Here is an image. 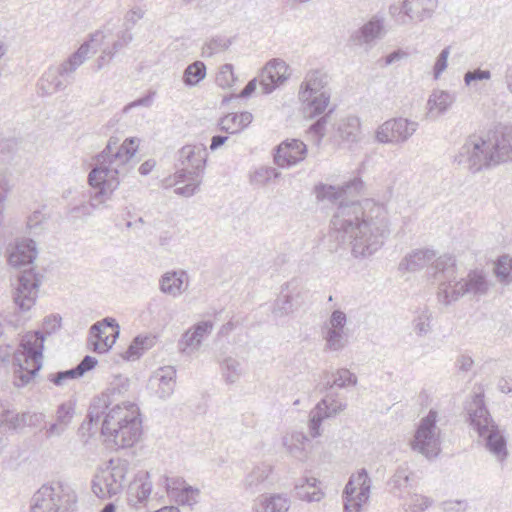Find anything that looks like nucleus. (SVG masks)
<instances>
[{"label": "nucleus", "instance_id": "f257e3e1", "mask_svg": "<svg viewBox=\"0 0 512 512\" xmlns=\"http://www.w3.org/2000/svg\"><path fill=\"white\" fill-rule=\"evenodd\" d=\"M363 182L355 178L343 186L319 184L315 187L318 200L336 204L330 221L329 239L338 247H349L355 258L373 255L390 235V220L386 207L373 200H355Z\"/></svg>", "mask_w": 512, "mask_h": 512}, {"label": "nucleus", "instance_id": "f03ea898", "mask_svg": "<svg viewBox=\"0 0 512 512\" xmlns=\"http://www.w3.org/2000/svg\"><path fill=\"white\" fill-rule=\"evenodd\" d=\"M138 141L127 138L120 146L118 139L111 137L106 148L97 156V165L88 175V183L98 191L92 196V205L109 200L125 176L135 164L134 156Z\"/></svg>", "mask_w": 512, "mask_h": 512}, {"label": "nucleus", "instance_id": "7ed1b4c3", "mask_svg": "<svg viewBox=\"0 0 512 512\" xmlns=\"http://www.w3.org/2000/svg\"><path fill=\"white\" fill-rule=\"evenodd\" d=\"M433 277L439 283L438 301L449 305L460 297H481L488 293L490 283L483 271H470L466 278L456 281V264L452 256L438 257L432 265Z\"/></svg>", "mask_w": 512, "mask_h": 512}, {"label": "nucleus", "instance_id": "20e7f679", "mask_svg": "<svg viewBox=\"0 0 512 512\" xmlns=\"http://www.w3.org/2000/svg\"><path fill=\"white\" fill-rule=\"evenodd\" d=\"M61 326V317L52 315L46 317L41 331L27 332L21 339V351L14 353V364L19 367L15 371V385H27L42 367L44 340Z\"/></svg>", "mask_w": 512, "mask_h": 512}, {"label": "nucleus", "instance_id": "39448f33", "mask_svg": "<svg viewBox=\"0 0 512 512\" xmlns=\"http://www.w3.org/2000/svg\"><path fill=\"white\" fill-rule=\"evenodd\" d=\"M99 422L102 434L117 448L132 446L142 433L139 408L132 402L111 405Z\"/></svg>", "mask_w": 512, "mask_h": 512}, {"label": "nucleus", "instance_id": "423d86ee", "mask_svg": "<svg viewBox=\"0 0 512 512\" xmlns=\"http://www.w3.org/2000/svg\"><path fill=\"white\" fill-rule=\"evenodd\" d=\"M466 409L470 425L484 441L488 451L498 460H503L507 456L506 439L487 410L483 394H474Z\"/></svg>", "mask_w": 512, "mask_h": 512}, {"label": "nucleus", "instance_id": "0eeeda50", "mask_svg": "<svg viewBox=\"0 0 512 512\" xmlns=\"http://www.w3.org/2000/svg\"><path fill=\"white\" fill-rule=\"evenodd\" d=\"M454 161L472 174L497 166L489 132L486 135H469L459 148Z\"/></svg>", "mask_w": 512, "mask_h": 512}, {"label": "nucleus", "instance_id": "6e6552de", "mask_svg": "<svg viewBox=\"0 0 512 512\" xmlns=\"http://www.w3.org/2000/svg\"><path fill=\"white\" fill-rule=\"evenodd\" d=\"M77 496L73 488L61 481L42 485L33 495L31 512H72L76 509Z\"/></svg>", "mask_w": 512, "mask_h": 512}, {"label": "nucleus", "instance_id": "1a4fd4ad", "mask_svg": "<svg viewBox=\"0 0 512 512\" xmlns=\"http://www.w3.org/2000/svg\"><path fill=\"white\" fill-rule=\"evenodd\" d=\"M129 462L125 459H111L104 468L97 471L92 481V491L101 499L119 494L125 487Z\"/></svg>", "mask_w": 512, "mask_h": 512}, {"label": "nucleus", "instance_id": "9d476101", "mask_svg": "<svg viewBox=\"0 0 512 512\" xmlns=\"http://www.w3.org/2000/svg\"><path fill=\"white\" fill-rule=\"evenodd\" d=\"M437 412L430 410L428 414L420 420L415 432L411 447L426 458L431 459L439 455L440 448V429L436 425Z\"/></svg>", "mask_w": 512, "mask_h": 512}, {"label": "nucleus", "instance_id": "9b49d317", "mask_svg": "<svg viewBox=\"0 0 512 512\" xmlns=\"http://www.w3.org/2000/svg\"><path fill=\"white\" fill-rule=\"evenodd\" d=\"M417 121L396 117L382 123L375 132V139L381 144L403 145L418 130Z\"/></svg>", "mask_w": 512, "mask_h": 512}, {"label": "nucleus", "instance_id": "f8f14e48", "mask_svg": "<svg viewBox=\"0 0 512 512\" xmlns=\"http://www.w3.org/2000/svg\"><path fill=\"white\" fill-rule=\"evenodd\" d=\"M129 389V381L127 378L116 377L100 396L95 397L90 404L87 419L90 426H97L102 415L106 410L115 403H120L122 397Z\"/></svg>", "mask_w": 512, "mask_h": 512}, {"label": "nucleus", "instance_id": "ddd939ff", "mask_svg": "<svg viewBox=\"0 0 512 512\" xmlns=\"http://www.w3.org/2000/svg\"><path fill=\"white\" fill-rule=\"evenodd\" d=\"M371 479L366 469L362 468L352 475L343 491L344 509L346 512H359L362 505L370 497Z\"/></svg>", "mask_w": 512, "mask_h": 512}, {"label": "nucleus", "instance_id": "4468645a", "mask_svg": "<svg viewBox=\"0 0 512 512\" xmlns=\"http://www.w3.org/2000/svg\"><path fill=\"white\" fill-rule=\"evenodd\" d=\"M347 316L341 310H334L322 327L324 349L331 352L342 351L348 344L349 335L345 330Z\"/></svg>", "mask_w": 512, "mask_h": 512}, {"label": "nucleus", "instance_id": "2eb2a0df", "mask_svg": "<svg viewBox=\"0 0 512 512\" xmlns=\"http://www.w3.org/2000/svg\"><path fill=\"white\" fill-rule=\"evenodd\" d=\"M40 284L41 277L33 268L24 269L18 276L13 300L21 311H28L35 304Z\"/></svg>", "mask_w": 512, "mask_h": 512}, {"label": "nucleus", "instance_id": "dca6fc26", "mask_svg": "<svg viewBox=\"0 0 512 512\" xmlns=\"http://www.w3.org/2000/svg\"><path fill=\"white\" fill-rule=\"evenodd\" d=\"M347 404L337 399L336 395L327 394L317 405L310 411L308 430L311 437L321 436V424L323 420L335 417L343 410Z\"/></svg>", "mask_w": 512, "mask_h": 512}, {"label": "nucleus", "instance_id": "f3484780", "mask_svg": "<svg viewBox=\"0 0 512 512\" xmlns=\"http://www.w3.org/2000/svg\"><path fill=\"white\" fill-rule=\"evenodd\" d=\"M289 66L279 58L269 60L258 75L259 84L263 94L272 93L289 77Z\"/></svg>", "mask_w": 512, "mask_h": 512}, {"label": "nucleus", "instance_id": "a211bd4d", "mask_svg": "<svg viewBox=\"0 0 512 512\" xmlns=\"http://www.w3.org/2000/svg\"><path fill=\"white\" fill-rule=\"evenodd\" d=\"M93 350L98 353L107 352L120 333V327L114 318L107 317L93 324L90 328Z\"/></svg>", "mask_w": 512, "mask_h": 512}, {"label": "nucleus", "instance_id": "6ab92c4d", "mask_svg": "<svg viewBox=\"0 0 512 512\" xmlns=\"http://www.w3.org/2000/svg\"><path fill=\"white\" fill-rule=\"evenodd\" d=\"M214 328L210 320L200 321L186 330L178 341V349L182 354L191 355L197 352L203 340L209 336Z\"/></svg>", "mask_w": 512, "mask_h": 512}, {"label": "nucleus", "instance_id": "aec40b11", "mask_svg": "<svg viewBox=\"0 0 512 512\" xmlns=\"http://www.w3.org/2000/svg\"><path fill=\"white\" fill-rule=\"evenodd\" d=\"M300 296L301 292L297 280L293 279L285 283L273 304V315L283 317L292 313L300 305Z\"/></svg>", "mask_w": 512, "mask_h": 512}, {"label": "nucleus", "instance_id": "412c9836", "mask_svg": "<svg viewBox=\"0 0 512 512\" xmlns=\"http://www.w3.org/2000/svg\"><path fill=\"white\" fill-rule=\"evenodd\" d=\"M307 154V146L298 139L283 141L276 149L274 162L282 168L290 167L303 161Z\"/></svg>", "mask_w": 512, "mask_h": 512}, {"label": "nucleus", "instance_id": "4be33fe9", "mask_svg": "<svg viewBox=\"0 0 512 512\" xmlns=\"http://www.w3.org/2000/svg\"><path fill=\"white\" fill-rule=\"evenodd\" d=\"M384 35V21L378 16H373L368 22L353 31L349 41L355 46L371 48L377 39Z\"/></svg>", "mask_w": 512, "mask_h": 512}, {"label": "nucleus", "instance_id": "5701e85b", "mask_svg": "<svg viewBox=\"0 0 512 512\" xmlns=\"http://www.w3.org/2000/svg\"><path fill=\"white\" fill-rule=\"evenodd\" d=\"M488 132L498 165L512 160V125H497Z\"/></svg>", "mask_w": 512, "mask_h": 512}, {"label": "nucleus", "instance_id": "b1692460", "mask_svg": "<svg viewBox=\"0 0 512 512\" xmlns=\"http://www.w3.org/2000/svg\"><path fill=\"white\" fill-rule=\"evenodd\" d=\"M208 153L204 144H189L183 146L178 151V161L181 168H186L188 171H197L199 176H202Z\"/></svg>", "mask_w": 512, "mask_h": 512}, {"label": "nucleus", "instance_id": "393cba45", "mask_svg": "<svg viewBox=\"0 0 512 512\" xmlns=\"http://www.w3.org/2000/svg\"><path fill=\"white\" fill-rule=\"evenodd\" d=\"M176 384V369L173 366H164L157 369L150 378V385L160 399L169 398Z\"/></svg>", "mask_w": 512, "mask_h": 512}, {"label": "nucleus", "instance_id": "a878e982", "mask_svg": "<svg viewBox=\"0 0 512 512\" xmlns=\"http://www.w3.org/2000/svg\"><path fill=\"white\" fill-rule=\"evenodd\" d=\"M36 256V243L31 239H24L10 248L8 262L12 267L24 268L30 266Z\"/></svg>", "mask_w": 512, "mask_h": 512}, {"label": "nucleus", "instance_id": "bb28decb", "mask_svg": "<svg viewBox=\"0 0 512 512\" xmlns=\"http://www.w3.org/2000/svg\"><path fill=\"white\" fill-rule=\"evenodd\" d=\"M188 288V274L184 270H173L164 273L159 280L162 293L177 297Z\"/></svg>", "mask_w": 512, "mask_h": 512}, {"label": "nucleus", "instance_id": "cd10ccee", "mask_svg": "<svg viewBox=\"0 0 512 512\" xmlns=\"http://www.w3.org/2000/svg\"><path fill=\"white\" fill-rule=\"evenodd\" d=\"M330 93L311 94V92L299 91L298 97L303 106L306 118H315L325 112L330 102Z\"/></svg>", "mask_w": 512, "mask_h": 512}, {"label": "nucleus", "instance_id": "c85d7f7f", "mask_svg": "<svg viewBox=\"0 0 512 512\" xmlns=\"http://www.w3.org/2000/svg\"><path fill=\"white\" fill-rule=\"evenodd\" d=\"M97 364L96 358L86 355L74 368L51 373L48 380L56 386H64L68 381L82 377L86 372L92 370Z\"/></svg>", "mask_w": 512, "mask_h": 512}, {"label": "nucleus", "instance_id": "c756f323", "mask_svg": "<svg viewBox=\"0 0 512 512\" xmlns=\"http://www.w3.org/2000/svg\"><path fill=\"white\" fill-rule=\"evenodd\" d=\"M335 138L351 147L361 140V124L356 116H348L339 120L336 125Z\"/></svg>", "mask_w": 512, "mask_h": 512}, {"label": "nucleus", "instance_id": "7c9ffc66", "mask_svg": "<svg viewBox=\"0 0 512 512\" xmlns=\"http://www.w3.org/2000/svg\"><path fill=\"white\" fill-rule=\"evenodd\" d=\"M456 101L455 93L434 90L427 101V116L436 119L446 113Z\"/></svg>", "mask_w": 512, "mask_h": 512}, {"label": "nucleus", "instance_id": "2f4dec72", "mask_svg": "<svg viewBox=\"0 0 512 512\" xmlns=\"http://www.w3.org/2000/svg\"><path fill=\"white\" fill-rule=\"evenodd\" d=\"M438 0H404L406 15L412 22H422L432 17Z\"/></svg>", "mask_w": 512, "mask_h": 512}, {"label": "nucleus", "instance_id": "473e14b6", "mask_svg": "<svg viewBox=\"0 0 512 512\" xmlns=\"http://www.w3.org/2000/svg\"><path fill=\"white\" fill-rule=\"evenodd\" d=\"M166 486L170 496L182 505L192 506L198 502L200 491L197 488L186 485L184 481L166 479Z\"/></svg>", "mask_w": 512, "mask_h": 512}, {"label": "nucleus", "instance_id": "72a5a7b5", "mask_svg": "<svg viewBox=\"0 0 512 512\" xmlns=\"http://www.w3.org/2000/svg\"><path fill=\"white\" fill-rule=\"evenodd\" d=\"M174 178L176 184L182 182L187 183L186 185L182 187H177L174 190V192L177 195L184 197L193 196L202 182V176H199V173L197 171H188V169L186 168L178 169L175 172Z\"/></svg>", "mask_w": 512, "mask_h": 512}, {"label": "nucleus", "instance_id": "f704fd0d", "mask_svg": "<svg viewBox=\"0 0 512 512\" xmlns=\"http://www.w3.org/2000/svg\"><path fill=\"white\" fill-rule=\"evenodd\" d=\"M329 77L326 72L320 69L310 70L306 73L299 91H308L311 94L330 93L327 88Z\"/></svg>", "mask_w": 512, "mask_h": 512}, {"label": "nucleus", "instance_id": "c9c22d12", "mask_svg": "<svg viewBox=\"0 0 512 512\" xmlns=\"http://www.w3.org/2000/svg\"><path fill=\"white\" fill-rule=\"evenodd\" d=\"M253 119L250 112H242L240 114H227L219 120V129L230 134L237 133L247 127Z\"/></svg>", "mask_w": 512, "mask_h": 512}, {"label": "nucleus", "instance_id": "e433bc0d", "mask_svg": "<svg viewBox=\"0 0 512 512\" xmlns=\"http://www.w3.org/2000/svg\"><path fill=\"white\" fill-rule=\"evenodd\" d=\"M270 473L271 467L267 464L255 466L245 477V490L251 494L260 492L263 489L264 482Z\"/></svg>", "mask_w": 512, "mask_h": 512}, {"label": "nucleus", "instance_id": "4c0bfd02", "mask_svg": "<svg viewBox=\"0 0 512 512\" xmlns=\"http://www.w3.org/2000/svg\"><path fill=\"white\" fill-rule=\"evenodd\" d=\"M61 73L58 67H50L43 73L38 81V89L42 95H51L65 88L64 83L60 79Z\"/></svg>", "mask_w": 512, "mask_h": 512}, {"label": "nucleus", "instance_id": "58836bf2", "mask_svg": "<svg viewBox=\"0 0 512 512\" xmlns=\"http://www.w3.org/2000/svg\"><path fill=\"white\" fill-rule=\"evenodd\" d=\"M435 257L432 250H416L407 255L399 264V268L407 271H417L424 268Z\"/></svg>", "mask_w": 512, "mask_h": 512}, {"label": "nucleus", "instance_id": "ea45409f", "mask_svg": "<svg viewBox=\"0 0 512 512\" xmlns=\"http://www.w3.org/2000/svg\"><path fill=\"white\" fill-rule=\"evenodd\" d=\"M309 442L307 436L302 432H294L291 435L283 437V445L287 451L297 459L306 457V444Z\"/></svg>", "mask_w": 512, "mask_h": 512}, {"label": "nucleus", "instance_id": "a19ab883", "mask_svg": "<svg viewBox=\"0 0 512 512\" xmlns=\"http://www.w3.org/2000/svg\"><path fill=\"white\" fill-rule=\"evenodd\" d=\"M152 491V483L149 480L148 473L138 475L129 485V493L135 496L138 502H144Z\"/></svg>", "mask_w": 512, "mask_h": 512}, {"label": "nucleus", "instance_id": "79ce46f5", "mask_svg": "<svg viewBox=\"0 0 512 512\" xmlns=\"http://www.w3.org/2000/svg\"><path fill=\"white\" fill-rule=\"evenodd\" d=\"M305 483V485H296L298 497L307 502L320 501L324 493L316 487L318 480L314 477H310L305 479Z\"/></svg>", "mask_w": 512, "mask_h": 512}, {"label": "nucleus", "instance_id": "37998d69", "mask_svg": "<svg viewBox=\"0 0 512 512\" xmlns=\"http://www.w3.org/2000/svg\"><path fill=\"white\" fill-rule=\"evenodd\" d=\"M431 322L432 312L426 307L420 308L412 322L414 332L420 337L428 335L432 330Z\"/></svg>", "mask_w": 512, "mask_h": 512}, {"label": "nucleus", "instance_id": "c03bdc74", "mask_svg": "<svg viewBox=\"0 0 512 512\" xmlns=\"http://www.w3.org/2000/svg\"><path fill=\"white\" fill-rule=\"evenodd\" d=\"M411 474L412 472L410 471L407 463L399 465L389 481L392 492H402L404 489L408 488L410 486Z\"/></svg>", "mask_w": 512, "mask_h": 512}, {"label": "nucleus", "instance_id": "a18cd8bd", "mask_svg": "<svg viewBox=\"0 0 512 512\" xmlns=\"http://www.w3.org/2000/svg\"><path fill=\"white\" fill-rule=\"evenodd\" d=\"M206 76V66L202 61H195L184 71L183 82L187 86H195Z\"/></svg>", "mask_w": 512, "mask_h": 512}, {"label": "nucleus", "instance_id": "49530a36", "mask_svg": "<svg viewBox=\"0 0 512 512\" xmlns=\"http://www.w3.org/2000/svg\"><path fill=\"white\" fill-rule=\"evenodd\" d=\"M494 272L502 284L512 283V257L509 255L500 256L495 264Z\"/></svg>", "mask_w": 512, "mask_h": 512}, {"label": "nucleus", "instance_id": "de8ad7c7", "mask_svg": "<svg viewBox=\"0 0 512 512\" xmlns=\"http://www.w3.org/2000/svg\"><path fill=\"white\" fill-rule=\"evenodd\" d=\"M154 342L155 337L137 336L128 347L125 357L127 359L138 358L144 350L151 348Z\"/></svg>", "mask_w": 512, "mask_h": 512}, {"label": "nucleus", "instance_id": "09e8293b", "mask_svg": "<svg viewBox=\"0 0 512 512\" xmlns=\"http://www.w3.org/2000/svg\"><path fill=\"white\" fill-rule=\"evenodd\" d=\"M280 175V172L273 167H261L250 176V182L253 185L265 186Z\"/></svg>", "mask_w": 512, "mask_h": 512}, {"label": "nucleus", "instance_id": "8fccbe9b", "mask_svg": "<svg viewBox=\"0 0 512 512\" xmlns=\"http://www.w3.org/2000/svg\"><path fill=\"white\" fill-rule=\"evenodd\" d=\"M290 501L282 494L272 495L263 501L264 512H286L289 509Z\"/></svg>", "mask_w": 512, "mask_h": 512}, {"label": "nucleus", "instance_id": "3c124183", "mask_svg": "<svg viewBox=\"0 0 512 512\" xmlns=\"http://www.w3.org/2000/svg\"><path fill=\"white\" fill-rule=\"evenodd\" d=\"M222 369L226 382L235 383L241 375V365L234 358H226L222 364Z\"/></svg>", "mask_w": 512, "mask_h": 512}, {"label": "nucleus", "instance_id": "603ef678", "mask_svg": "<svg viewBox=\"0 0 512 512\" xmlns=\"http://www.w3.org/2000/svg\"><path fill=\"white\" fill-rule=\"evenodd\" d=\"M333 384L336 387L344 388L347 386H355L357 384V377L354 373L346 368H340L335 373H332Z\"/></svg>", "mask_w": 512, "mask_h": 512}, {"label": "nucleus", "instance_id": "864d4df0", "mask_svg": "<svg viewBox=\"0 0 512 512\" xmlns=\"http://www.w3.org/2000/svg\"><path fill=\"white\" fill-rule=\"evenodd\" d=\"M231 45V40L225 37H216L211 39L203 47V54L206 56H212L215 53H219L227 50Z\"/></svg>", "mask_w": 512, "mask_h": 512}, {"label": "nucleus", "instance_id": "5fc2aeb1", "mask_svg": "<svg viewBox=\"0 0 512 512\" xmlns=\"http://www.w3.org/2000/svg\"><path fill=\"white\" fill-rule=\"evenodd\" d=\"M236 78L231 64H224L216 76V83L222 88H228L233 85Z\"/></svg>", "mask_w": 512, "mask_h": 512}, {"label": "nucleus", "instance_id": "6e6d98bb", "mask_svg": "<svg viewBox=\"0 0 512 512\" xmlns=\"http://www.w3.org/2000/svg\"><path fill=\"white\" fill-rule=\"evenodd\" d=\"M75 408L72 402H65L58 406L56 411V421L64 424L66 427L70 424L74 416Z\"/></svg>", "mask_w": 512, "mask_h": 512}, {"label": "nucleus", "instance_id": "4d7b16f0", "mask_svg": "<svg viewBox=\"0 0 512 512\" xmlns=\"http://www.w3.org/2000/svg\"><path fill=\"white\" fill-rule=\"evenodd\" d=\"M389 14L400 25H407L412 22L405 13L404 1L401 4L390 5Z\"/></svg>", "mask_w": 512, "mask_h": 512}, {"label": "nucleus", "instance_id": "13d9d810", "mask_svg": "<svg viewBox=\"0 0 512 512\" xmlns=\"http://www.w3.org/2000/svg\"><path fill=\"white\" fill-rule=\"evenodd\" d=\"M432 504V500L426 496L413 494L410 497L409 508L411 512H421Z\"/></svg>", "mask_w": 512, "mask_h": 512}, {"label": "nucleus", "instance_id": "bf43d9fd", "mask_svg": "<svg viewBox=\"0 0 512 512\" xmlns=\"http://www.w3.org/2000/svg\"><path fill=\"white\" fill-rule=\"evenodd\" d=\"M328 114L320 117L317 121H315L308 130V133L312 134L313 137L316 138V141L319 143L322 138L325 136L326 125H327Z\"/></svg>", "mask_w": 512, "mask_h": 512}, {"label": "nucleus", "instance_id": "052dcab7", "mask_svg": "<svg viewBox=\"0 0 512 512\" xmlns=\"http://www.w3.org/2000/svg\"><path fill=\"white\" fill-rule=\"evenodd\" d=\"M450 55V47H445L438 55L433 67L434 78L438 79L447 68V61Z\"/></svg>", "mask_w": 512, "mask_h": 512}, {"label": "nucleus", "instance_id": "680f3d73", "mask_svg": "<svg viewBox=\"0 0 512 512\" xmlns=\"http://www.w3.org/2000/svg\"><path fill=\"white\" fill-rule=\"evenodd\" d=\"M93 189H94L95 191H94V193H92V194L90 195V201H89V203H88V204L83 203V204H81V205H77V206H75V207L71 208V209H70V214H72L73 216H76V217H77V216H79V215L89 216V215H91L92 210L97 209V208H99V207L102 205V203H99L97 206H93V205H92V196H93V195L98 191V188H93ZM106 201H107V200H105V201L103 202V204H104Z\"/></svg>", "mask_w": 512, "mask_h": 512}, {"label": "nucleus", "instance_id": "e2e57ef3", "mask_svg": "<svg viewBox=\"0 0 512 512\" xmlns=\"http://www.w3.org/2000/svg\"><path fill=\"white\" fill-rule=\"evenodd\" d=\"M490 78L491 72L489 70L477 68L464 74V83L469 86L473 81L489 80Z\"/></svg>", "mask_w": 512, "mask_h": 512}, {"label": "nucleus", "instance_id": "0e129e2a", "mask_svg": "<svg viewBox=\"0 0 512 512\" xmlns=\"http://www.w3.org/2000/svg\"><path fill=\"white\" fill-rule=\"evenodd\" d=\"M89 53H90V43L85 42L69 58L72 61L77 62V64L79 66H81L89 57Z\"/></svg>", "mask_w": 512, "mask_h": 512}, {"label": "nucleus", "instance_id": "69168bd1", "mask_svg": "<svg viewBox=\"0 0 512 512\" xmlns=\"http://www.w3.org/2000/svg\"><path fill=\"white\" fill-rule=\"evenodd\" d=\"M131 41H132V34L127 30L122 31L121 34L119 35V39L113 43V52L108 51L107 54L112 56L113 53L119 51L121 48L128 45ZM104 53L106 54V51H104Z\"/></svg>", "mask_w": 512, "mask_h": 512}, {"label": "nucleus", "instance_id": "338daca9", "mask_svg": "<svg viewBox=\"0 0 512 512\" xmlns=\"http://www.w3.org/2000/svg\"><path fill=\"white\" fill-rule=\"evenodd\" d=\"M152 95L153 94H149L147 96H144L142 98H139V99H137L135 101H132V102L128 103L123 108V113H128L132 108H135V107H139V106L149 107V106H151V104H152Z\"/></svg>", "mask_w": 512, "mask_h": 512}, {"label": "nucleus", "instance_id": "774afa93", "mask_svg": "<svg viewBox=\"0 0 512 512\" xmlns=\"http://www.w3.org/2000/svg\"><path fill=\"white\" fill-rule=\"evenodd\" d=\"M465 506L462 501H446L443 503V510L445 512H464Z\"/></svg>", "mask_w": 512, "mask_h": 512}]
</instances>
